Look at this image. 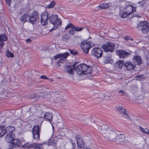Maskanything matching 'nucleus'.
<instances>
[{"mask_svg":"<svg viewBox=\"0 0 149 149\" xmlns=\"http://www.w3.org/2000/svg\"><path fill=\"white\" fill-rule=\"evenodd\" d=\"M110 5V4L107 3H103L100 5L99 6L101 9H105L107 8Z\"/></svg>","mask_w":149,"mask_h":149,"instance_id":"cd10ccee","label":"nucleus"},{"mask_svg":"<svg viewBox=\"0 0 149 149\" xmlns=\"http://www.w3.org/2000/svg\"><path fill=\"white\" fill-rule=\"evenodd\" d=\"M124 38L126 40H128L129 39V37L128 36H126Z\"/></svg>","mask_w":149,"mask_h":149,"instance_id":"5fc2aeb1","label":"nucleus"},{"mask_svg":"<svg viewBox=\"0 0 149 149\" xmlns=\"http://www.w3.org/2000/svg\"><path fill=\"white\" fill-rule=\"evenodd\" d=\"M125 137V135L124 134H120L118 135L117 138H116V140L117 139L120 142L124 141L125 143H127L128 141L127 140H124Z\"/></svg>","mask_w":149,"mask_h":149,"instance_id":"412c9836","label":"nucleus"},{"mask_svg":"<svg viewBox=\"0 0 149 149\" xmlns=\"http://www.w3.org/2000/svg\"><path fill=\"white\" fill-rule=\"evenodd\" d=\"M0 149H1L0 148Z\"/></svg>","mask_w":149,"mask_h":149,"instance_id":"680f3d73","label":"nucleus"},{"mask_svg":"<svg viewBox=\"0 0 149 149\" xmlns=\"http://www.w3.org/2000/svg\"><path fill=\"white\" fill-rule=\"evenodd\" d=\"M103 136L104 138H107L108 140L115 141L117 134L115 131L111 130V129H109L107 132H105L103 134Z\"/></svg>","mask_w":149,"mask_h":149,"instance_id":"20e7f679","label":"nucleus"},{"mask_svg":"<svg viewBox=\"0 0 149 149\" xmlns=\"http://www.w3.org/2000/svg\"><path fill=\"white\" fill-rule=\"evenodd\" d=\"M41 22L42 25L44 26L47 25L48 20L50 22L54 25V26L50 30V31L56 30L61 24V21L56 15L45 11L41 14Z\"/></svg>","mask_w":149,"mask_h":149,"instance_id":"f257e3e1","label":"nucleus"},{"mask_svg":"<svg viewBox=\"0 0 149 149\" xmlns=\"http://www.w3.org/2000/svg\"><path fill=\"white\" fill-rule=\"evenodd\" d=\"M26 41L27 42H28V43H31V40L30 39H28L27 40H26Z\"/></svg>","mask_w":149,"mask_h":149,"instance_id":"864d4df0","label":"nucleus"},{"mask_svg":"<svg viewBox=\"0 0 149 149\" xmlns=\"http://www.w3.org/2000/svg\"><path fill=\"white\" fill-rule=\"evenodd\" d=\"M71 54L73 55H76L77 54V52H76L75 50H70Z\"/></svg>","mask_w":149,"mask_h":149,"instance_id":"c03bdc74","label":"nucleus"},{"mask_svg":"<svg viewBox=\"0 0 149 149\" xmlns=\"http://www.w3.org/2000/svg\"><path fill=\"white\" fill-rule=\"evenodd\" d=\"M63 61L62 59H59L58 60L57 62L58 63V65H60V63H62V62Z\"/></svg>","mask_w":149,"mask_h":149,"instance_id":"09e8293b","label":"nucleus"},{"mask_svg":"<svg viewBox=\"0 0 149 149\" xmlns=\"http://www.w3.org/2000/svg\"><path fill=\"white\" fill-rule=\"evenodd\" d=\"M41 98H42V97L41 96L40 97L37 94L33 95H31V98H35L36 100L41 99Z\"/></svg>","mask_w":149,"mask_h":149,"instance_id":"473e14b6","label":"nucleus"},{"mask_svg":"<svg viewBox=\"0 0 149 149\" xmlns=\"http://www.w3.org/2000/svg\"><path fill=\"white\" fill-rule=\"evenodd\" d=\"M6 1V3H7L8 4L9 6H10V2L11 0H5Z\"/></svg>","mask_w":149,"mask_h":149,"instance_id":"603ef678","label":"nucleus"},{"mask_svg":"<svg viewBox=\"0 0 149 149\" xmlns=\"http://www.w3.org/2000/svg\"><path fill=\"white\" fill-rule=\"evenodd\" d=\"M6 55L8 57H13L14 56L13 54L9 51L6 52Z\"/></svg>","mask_w":149,"mask_h":149,"instance_id":"c9c22d12","label":"nucleus"},{"mask_svg":"<svg viewBox=\"0 0 149 149\" xmlns=\"http://www.w3.org/2000/svg\"><path fill=\"white\" fill-rule=\"evenodd\" d=\"M36 143H33L29 144L28 143H25L24 145L23 146H25L26 147L27 149H28V148H34V149L36 145Z\"/></svg>","mask_w":149,"mask_h":149,"instance_id":"bb28decb","label":"nucleus"},{"mask_svg":"<svg viewBox=\"0 0 149 149\" xmlns=\"http://www.w3.org/2000/svg\"><path fill=\"white\" fill-rule=\"evenodd\" d=\"M128 15H129V14L126 11H122L120 13V16L123 18H125L127 17Z\"/></svg>","mask_w":149,"mask_h":149,"instance_id":"2f4dec72","label":"nucleus"},{"mask_svg":"<svg viewBox=\"0 0 149 149\" xmlns=\"http://www.w3.org/2000/svg\"><path fill=\"white\" fill-rule=\"evenodd\" d=\"M91 54L93 56L99 58L102 55L103 50L100 48L95 47L92 49Z\"/></svg>","mask_w":149,"mask_h":149,"instance_id":"39448f33","label":"nucleus"},{"mask_svg":"<svg viewBox=\"0 0 149 149\" xmlns=\"http://www.w3.org/2000/svg\"><path fill=\"white\" fill-rule=\"evenodd\" d=\"M70 140L71 143H72V144L73 145V147H75V144L74 141L73 140H72L71 139H70Z\"/></svg>","mask_w":149,"mask_h":149,"instance_id":"de8ad7c7","label":"nucleus"},{"mask_svg":"<svg viewBox=\"0 0 149 149\" xmlns=\"http://www.w3.org/2000/svg\"><path fill=\"white\" fill-rule=\"evenodd\" d=\"M125 9L126 10V11L129 15H130L132 13H134L136 10L135 8H133L132 6L130 5L127 6L125 8Z\"/></svg>","mask_w":149,"mask_h":149,"instance_id":"6ab92c4d","label":"nucleus"},{"mask_svg":"<svg viewBox=\"0 0 149 149\" xmlns=\"http://www.w3.org/2000/svg\"><path fill=\"white\" fill-rule=\"evenodd\" d=\"M56 138H54L53 140L50 141L48 142L49 145H52V146H55L56 143Z\"/></svg>","mask_w":149,"mask_h":149,"instance_id":"c756f323","label":"nucleus"},{"mask_svg":"<svg viewBox=\"0 0 149 149\" xmlns=\"http://www.w3.org/2000/svg\"><path fill=\"white\" fill-rule=\"evenodd\" d=\"M10 143L11 147L13 148H18L21 144L20 141L17 139H13Z\"/></svg>","mask_w":149,"mask_h":149,"instance_id":"4468645a","label":"nucleus"},{"mask_svg":"<svg viewBox=\"0 0 149 149\" xmlns=\"http://www.w3.org/2000/svg\"><path fill=\"white\" fill-rule=\"evenodd\" d=\"M75 70L78 74L82 75L91 73L92 70V67L83 63L77 65L75 68Z\"/></svg>","mask_w":149,"mask_h":149,"instance_id":"f03ea898","label":"nucleus"},{"mask_svg":"<svg viewBox=\"0 0 149 149\" xmlns=\"http://www.w3.org/2000/svg\"><path fill=\"white\" fill-rule=\"evenodd\" d=\"M146 60L147 64L148 65H149V54L146 56Z\"/></svg>","mask_w":149,"mask_h":149,"instance_id":"37998d69","label":"nucleus"},{"mask_svg":"<svg viewBox=\"0 0 149 149\" xmlns=\"http://www.w3.org/2000/svg\"><path fill=\"white\" fill-rule=\"evenodd\" d=\"M114 44L113 43L111 42L104 44L102 46V47L104 52H113L114 49Z\"/></svg>","mask_w":149,"mask_h":149,"instance_id":"423d86ee","label":"nucleus"},{"mask_svg":"<svg viewBox=\"0 0 149 149\" xmlns=\"http://www.w3.org/2000/svg\"><path fill=\"white\" fill-rule=\"evenodd\" d=\"M141 131L143 133L146 134H147L149 135V130L147 129H143L141 127H139Z\"/></svg>","mask_w":149,"mask_h":149,"instance_id":"7c9ffc66","label":"nucleus"},{"mask_svg":"<svg viewBox=\"0 0 149 149\" xmlns=\"http://www.w3.org/2000/svg\"><path fill=\"white\" fill-rule=\"evenodd\" d=\"M9 149H13V148H9Z\"/></svg>","mask_w":149,"mask_h":149,"instance_id":"bf43d9fd","label":"nucleus"},{"mask_svg":"<svg viewBox=\"0 0 149 149\" xmlns=\"http://www.w3.org/2000/svg\"><path fill=\"white\" fill-rule=\"evenodd\" d=\"M73 30H74L72 29H70L69 31V33L72 35L74 33V32Z\"/></svg>","mask_w":149,"mask_h":149,"instance_id":"3c124183","label":"nucleus"},{"mask_svg":"<svg viewBox=\"0 0 149 149\" xmlns=\"http://www.w3.org/2000/svg\"><path fill=\"white\" fill-rule=\"evenodd\" d=\"M124 66L127 70H131L134 68L135 65L130 62H127L124 64Z\"/></svg>","mask_w":149,"mask_h":149,"instance_id":"2eb2a0df","label":"nucleus"},{"mask_svg":"<svg viewBox=\"0 0 149 149\" xmlns=\"http://www.w3.org/2000/svg\"><path fill=\"white\" fill-rule=\"evenodd\" d=\"M48 79H49V81L50 82H52L53 81V80L52 79H49L48 78Z\"/></svg>","mask_w":149,"mask_h":149,"instance_id":"6e6d98bb","label":"nucleus"},{"mask_svg":"<svg viewBox=\"0 0 149 149\" xmlns=\"http://www.w3.org/2000/svg\"><path fill=\"white\" fill-rule=\"evenodd\" d=\"M55 4V3L54 1H52L48 5L47 8H53Z\"/></svg>","mask_w":149,"mask_h":149,"instance_id":"e433bc0d","label":"nucleus"},{"mask_svg":"<svg viewBox=\"0 0 149 149\" xmlns=\"http://www.w3.org/2000/svg\"><path fill=\"white\" fill-rule=\"evenodd\" d=\"M69 37L68 35L66 34L64 35L62 37V39L64 41H66L69 39Z\"/></svg>","mask_w":149,"mask_h":149,"instance_id":"4c0bfd02","label":"nucleus"},{"mask_svg":"<svg viewBox=\"0 0 149 149\" xmlns=\"http://www.w3.org/2000/svg\"><path fill=\"white\" fill-rule=\"evenodd\" d=\"M7 39V37L6 34H3L0 35V43H1L2 47H3L4 45L3 42L6 41Z\"/></svg>","mask_w":149,"mask_h":149,"instance_id":"a211bd4d","label":"nucleus"},{"mask_svg":"<svg viewBox=\"0 0 149 149\" xmlns=\"http://www.w3.org/2000/svg\"><path fill=\"white\" fill-rule=\"evenodd\" d=\"M44 117L45 118L51 122V121H52L53 118V114L51 113L46 112L45 114Z\"/></svg>","mask_w":149,"mask_h":149,"instance_id":"5701e85b","label":"nucleus"},{"mask_svg":"<svg viewBox=\"0 0 149 149\" xmlns=\"http://www.w3.org/2000/svg\"><path fill=\"white\" fill-rule=\"evenodd\" d=\"M77 62L75 63L72 65H67L65 67V71L70 74H72L74 72V70H75V67L76 66Z\"/></svg>","mask_w":149,"mask_h":149,"instance_id":"9b49d317","label":"nucleus"},{"mask_svg":"<svg viewBox=\"0 0 149 149\" xmlns=\"http://www.w3.org/2000/svg\"><path fill=\"white\" fill-rule=\"evenodd\" d=\"M39 14L36 11H33L29 15V22L32 24H34L39 18Z\"/></svg>","mask_w":149,"mask_h":149,"instance_id":"0eeeda50","label":"nucleus"},{"mask_svg":"<svg viewBox=\"0 0 149 149\" xmlns=\"http://www.w3.org/2000/svg\"><path fill=\"white\" fill-rule=\"evenodd\" d=\"M116 54L120 58H125L131 55L130 53L127 52L123 50H118L116 51Z\"/></svg>","mask_w":149,"mask_h":149,"instance_id":"1a4fd4ad","label":"nucleus"},{"mask_svg":"<svg viewBox=\"0 0 149 149\" xmlns=\"http://www.w3.org/2000/svg\"><path fill=\"white\" fill-rule=\"evenodd\" d=\"M29 19H30L29 15L27 14L26 13L21 17L20 20L21 22L24 23L26 22H29Z\"/></svg>","mask_w":149,"mask_h":149,"instance_id":"dca6fc26","label":"nucleus"},{"mask_svg":"<svg viewBox=\"0 0 149 149\" xmlns=\"http://www.w3.org/2000/svg\"><path fill=\"white\" fill-rule=\"evenodd\" d=\"M40 78L42 79H48V78L45 75H42L41 76Z\"/></svg>","mask_w":149,"mask_h":149,"instance_id":"49530a36","label":"nucleus"},{"mask_svg":"<svg viewBox=\"0 0 149 149\" xmlns=\"http://www.w3.org/2000/svg\"><path fill=\"white\" fill-rule=\"evenodd\" d=\"M83 149H91V148H84Z\"/></svg>","mask_w":149,"mask_h":149,"instance_id":"13d9d810","label":"nucleus"},{"mask_svg":"<svg viewBox=\"0 0 149 149\" xmlns=\"http://www.w3.org/2000/svg\"><path fill=\"white\" fill-rule=\"evenodd\" d=\"M101 129L102 130L101 133L103 134L105 132H107L109 129H111L108 127V126L107 125H102L101 127Z\"/></svg>","mask_w":149,"mask_h":149,"instance_id":"393cba45","label":"nucleus"},{"mask_svg":"<svg viewBox=\"0 0 149 149\" xmlns=\"http://www.w3.org/2000/svg\"><path fill=\"white\" fill-rule=\"evenodd\" d=\"M74 3L76 4V2H74Z\"/></svg>","mask_w":149,"mask_h":149,"instance_id":"052dcab7","label":"nucleus"},{"mask_svg":"<svg viewBox=\"0 0 149 149\" xmlns=\"http://www.w3.org/2000/svg\"><path fill=\"white\" fill-rule=\"evenodd\" d=\"M136 27L143 33H146L149 31V23L145 22H140L137 24Z\"/></svg>","mask_w":149,"mask_h":149,"instance_id":"7ed1b4c3","label":"nucleus"},{"mask_svg":"<svg viewBox=\"0 0 149 149\" xmlns=\"http://www.w3.org/2000/svg\"><path fill=\"white\" fill-rule=\"evenodd\" d=\"M76 137L77 147L79 148H82L84 146V143L82 138L78 134L76 135Z\"/></svg>","mask_w":149,"mask_h":149,"instance_id":"ddd939ff","label":"nucleus"},{"mask_svg":"<svg viewBox=\"0 0 149 149\" xmlns=\"http://www.w3.org/2000/svg\"><path fill=\"white\" fill-rule=\"evenodd\" d=\"M116 65L119 68H122L124 65V61H118L116 62Z\"/></svg>","mask_w":149,"mask_h":149,"instance_id":"c85d7f7f","label":"nucleus"},{"mask_svg":"<svg viewBox=\"0 0 149 149\" xmlns=\"http://www.w3.org/2000/svg\"><path fill=\"white\" fill-rule=\"evenodd\" d=\"M133 59L134 63L138 65H140L142 63L141 59L139 56H134Z\"/></svg>","mask_w":149,"mask_h":149,"instance_id":"aec40b11","label":"nucleus"},{"mask_svg":"<svg viewBox=\"0 0 149 149\" xmlns=\"http://www.w3.org/2000/svg\"><path fill=\"white\" fill-rule=\"evenodd\" d=\"M15 130V127L13 126H8L6 128V133L7 134H13V132Z\"/></svg>","mask_w":149,"mask_h":149,"instance_id":"4be33fe9","label":"nucleus"},{"mask_svg":"<svg viewBox=\"0 0 149 149\" xmlns=\"http://www.w3.org/2000/svg\"><path fill=\"white\" fill-rule=\"evenodd\" d=\"M74 26L72 24L70 23L68 24L65 27V29H67L69 28H71L72 29V28L74 27Z\"/></svg>","mask_w":149,"mask_h":149,"instance_id":"ea45409f","label":"nucleus"},{"mask_svg":"<svg viewBox=\"0 0 149 149\" xmlns=\"http://www.w3.org/2000/svg\"><path fill=\"white\" fill-rule=\"evenodd\" d=\"M145 3V1L144 0H142V1H140L138 3L139 4H140V6H143Z\"/></svg>","mask_w":149,"mask_h":149,"instance_id":"a18cd8bd","label":"nucleus"},{"mask_svg":"<svg viewBox=\"0 0 149 149\" xmlns=\"http://www.w3.org/2000/svg\"><path fill=\"white\" fill-rule=\"evenodd\" d=\"M81 47L84 53L86 54H87L90 47V43L88 42H83L81 44Z\"/></svg>","mask_w":149,"mask_h":149,"instance_id":"9d476101","label":"nucleus"},{"mask_svg":"<svg viewBox=\"0 0 149 149\" xmlns=\"http://www.w3.org/2000/svg\"><path fill=\"white\" fill-rule=\"evenodd\" d=\"M118 93L121 95H123L124 93V92L122 90H120L118 92Z\"/></svg>","mask_w":149,"mask_h":149,"instance_id":"8fccbe9b","label":"nucleus"},{"mask_svg":"<svg viewBox=\"0 0 149 149\" xmlns=\"http://www.w3.org/2000/svg\"><path fill=\"white\" fill-rule=\"evenodd\" d=\"M40 127L38 125H35L32 130L33 137L34 139H38L40 137Z\"/></svg>","mask_w":149,"mask_h":149,"instance_id":"6e6552de","label":"nucleus"},{"mask_svg":"<svg viewBox=\"0 0 149 149\" xmlns=\"http://www.w3.org/2000/svg\"><path fill=\"white\" fill-rule=\"evenodd\" d=\"M117 110L121 113L124 118H129V116L127 112L123 109L122 106H119L117 109Z\"/></svg>","mask_w":149,"mask_h":149,"instance_id":"f8f14e48","label":"nucleus"},{"mask_svg":"<svg viewBox=\"0 0 149 149\" xmlns=\"http://www.w3.org/2000/svg\"><path fill=\"white\" fill-rule=\"evenodd\" d=\"M14 137V135L12 134H7L6 137V140L8 143H11Z\"/></svg>","mask_w":149,"mask_h":149,"instance_id":"b1692460","label":"nucleus"},{"mask_svg":"<svg viewBox=\"0 0 149 149\" xmlns=\"http://www.w3.org/2000/svg\"><path fill=\"white\" fill-rule=\"evenodd\" d=\"M143 75H138L136 77V79L137 80H140L143 79Z\"/></svg>","mask_w":149,"mask_h":149,"instance_id":"79ce46f5","label":"nucleus"},{"mask_svg":"<svg viewBox=\"0 0 149 149\" xmlns=\"http://www.w3.org/2000/svg\"><path fill=\"white\" fill-rule=\"evenodd\" d=\"M1 43H0V49H2L3 47H2V46L1 45Z\"/></svg>","mask_w":149,"mask_h":149,"instance_id":"4d7b16f0","label":"nucleus"},{"mask_svg":"<svg viewBox=\"0 0 149 149\" xmlns=\"http://www.w3.org/2000/svg\"><path fill=\"white\" fill-rule=\"evenodd\" d=\"M83 29V28L82 27H77L75 26H74V27L72 28V29L73 30L76 31H81Z\"/></svg>","mask_w":149,"mask_h":149,"instance_id":"58836bf2","label":"nucleus"},{"mask_svg":"<svg viewBox=\"0 0 149 149\" xmlns=\"http://www.w3.org/2000/svg\"><path fill=\"white\" fill-rule=\"evenodd\" d=\"M69 55L68 53L65 52L63 54H60L56 55L53 58L54 60H56L57 59L61 58H67Z\"/></svg>","mask_w":149,"mask_h":149,"instance_id":"f3484780","label":"nucleus"},{"mask_svg":"<svg viewBox=\"0 0 149 149\" xmlns=\"http://www.w3.org/2000/svg\"><path fill=\"white\" fill-rule=\"evenodd\" d=\"M6 133V128L4 126L0 127V138L3 136Z\"/></svg>","mask_w":149,"mask_h":149,"instance_id":"a878e982","label":"nucleus"},{"mask_svg":"<svg viewBox=\"0 0 149 149\" xmlns=\"http://www.w3.org/2000/svg\"><path fill=\"white\" fill-rule=\"evenodd\" d=\"M105 60L108 62L111 59V54L106 55L104 58Z\"/></svg>","mask_w":149,"mask_h":149,"instance_id":"f704fd0d","label":"nucleus"},{"mask_svg":"<svg viewBox=\"0 0 149 149\" xmlns=\"http://www.w3.org/2000/svg\"><path fill=\"white\" fill-rule=\"evenodd\" d=\"M5 92H6L4 91V89L3 88V86H1V87H0V94H2Z\"/></svg>","mask_w":149,"mask_h":149,"instance_id":"a19ab883","label":"nucleus"},{"mask_svg":"<svg viewBox=\"0 0 149 149\" xmlns=\"http://www.w3.org/2000/svg\"><path fill=\"white\" fill-rule=\"evenodd\" d=\"M36 144L34 149H43L42 144L36 143Z\"/></svg>","mask_w":149,"mask_h":149,"instance_id":"72a5a7b5","label":"nucleus"}]
</instances>
